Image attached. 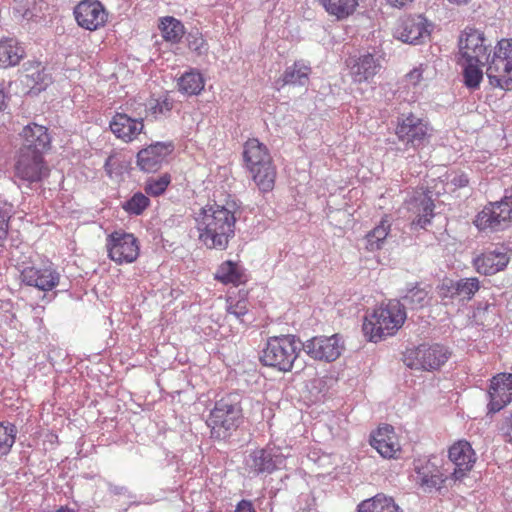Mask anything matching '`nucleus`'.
<instances>
[{"label": "nucleus", "mask_w": 512, "mask_h": 512, "mask_svg": "<svg viewBox=\"0 0 512 512\" xmlns=\"http://www.w3.org/2000/svg\"><path fill=\"white\" fill-rule=\"evenodd\" d=\"M236 203L208 204L195 214L199 240L208 248L223 251L235 236Z\"/></svg>", "instance_id": "nucleus-1"}, {"label": "nucleus", "mask_w": 512, "mask_h": 512, "mask_svg": "<svg viewBox=\"0 0 512 512\" xmlns=\"http://www.w3.org/2000/svg\"><path fill=\"white\" fill-rule=\"evenodd\" d=\"M243 159L259 190L263 193L272 191L277 172L267 147L256 138L248 139L244 144Z\"/></svg>", "instance_id": "nucleus-2"}, {"label": "nucleus", "mask_w": 512, "mask_h": 512, "mask_svg": "<svg viewBox=\"0 0 512 512\" xmlns=\"http://www.w3.org/2000/svg\"><path fill=\"white\" fill-rule=\"evenodd\" d=\"M406 317V311L400 301L393 299L365 317L362 331L369 341L376 343L395 334L404 324Z\"/></svg>", "instance_id": "nucleus-3"}, {"label": "nucleus", "mask_w": 512, "mask_h": 512, "mask_svg": "<svg viewBox=\"0 0 512 512\" xmlns=\"http://www.w3.org/2000/svg\"><path fill=\"white\" fill-rule=\"evenodd\" d=\"M303 350L302 341L295 335L287 334L273 336L260 352L259 360L262 365L271 367L280 372H290Z\"/></svg>", "instance_id": "nucleus-4"}, {"label": "nucleus", "mask_w": 512, "mask_h": 512, "mask_svg": "<svg viewBox=\"0 0 512 512\" xmlns=\"http://www.w3.org/2000/svg\"><path fill=\"white\" fill-rule=\"evenodd\" d=\"M242 408L237 394H227L217 400L206 421L211 437L226 439L242 422Z\"/></svg>", "instance_id": "nucleus-5"}, {"label": "nucleus", "mask_w": 512, "mask_h": 512, "mask_svg": "<svg viewBox=\"0 0 512 512\" xmlns=\"http://www.w3.org/2000/svg\"><path fill=\"white\" fill-rule=\"evenodd\" d=\"M486 64L490 85L503 90L512 89V39H501Z\"/></svg>", "instance_id": "nucleus-6"}, {"label": "nucleus", "mask_w": 512, "mask_h": 512, "mask_svg": "<svg viewBox=\"0 0 512 512\" xmlns=\"http://www.w3.org/2000/svg\"><path fill=\"white\" fill-rule=\"evenodd\" d=\"M433 128L429 122L414 113H403L397 118L395 134L407 149L424 147L432 137Z\"/></svg>", "instance_id": "nucleus-7"}, {"label": "nucleus", "mask_w": 512, "mask_h": 512, "mask_svg": "<svg viewBox=\"0 0 512 512\" xmlns=\"http://www.w3.org/2000/svg\"><path fill=\"white\" fill-rule=\"evenodd\" d=\"M451 356L448 347L442 344H421L404 354L407 367L417 370L434 371L443 366Z\"/></svg>", "instance_id": "nucleus-8"}, {"label": "nucleus", "mask_w": 512, "mask_h": 512, "mask_svg": "<svg viewBox=\"0 0 512 512\" xmlns=\"http://www.w3.org/2000/svg\"><path fill=\"white\" fill-rule=\"evenodd\" d=\"M512 223V196L490 202L476 216L475 226L479 230L503 231Z\"/></svg>", "instance_id": "nucleus-9"}, {"label": "nucleus", "mask_w": 512, "mask_h": 512, "mask_svg": "<svg viewBox=\"0 0 512 512\" xmlns=\"http://www.w3.org/2000/svg\"><path fill=\"white\" fill-rule=\"evenodd\" d=\"M286 457L281 448L267 445L264 448L252 450L244 460V467L252 476L268 475L280 469Z\"/></svg>", "instance_id": "nucleus-10"}, {"label": "nucleus", "mask_w": 512, "mask_h": 512, "mask_svg": "<svg viewBox=\"0 0 512 512\" xmlns=\"http://www.w3.org/2000/svg\"><path fill=\"white\" fill-rule=\"evenodd\" d=\"M19 150L18 159L15 163V178L19 186L21 183L31 185L41 182L49 175V168L46 165L43 154Z\"/></svg>", "instance_id": "nucleus-11"}, {"label": "nucleus", "mask_w": 512, "mask_h": 512, "mask_svg": "<svg viewBox=\"0 0 512 512\" xmlns=\"http://www.w3.org/2000/svg\"><path fill=\"white\" fill-rule=\"evenodd\" d=\"M108 255L118 264L132 263L139 256L138 240L131 233L114 231L107 237Z\"/></svg>", "instance_id": "nucleus-12"}, {"label": "nucleus", "mask_w": 512, "mask_h": 512, "mask_svg": "<svg viewBox=\"0 0 512 512\" xmlns=\"http://www.w3.org/2000/svg\"><path fill=\"white\" fill-rule=\"evenodd\" d=\"M303 350L314 360L332 362L338 359L344 350V342L339 334L315 336L302 342Z\"/></svg>", "instance_id": "nucleus-13"}, {"label": "nucleus", "mask_w": 512, "mask_h": 512, "mask_svg": "<svg viewBox=\"0 0 512 512\" xmlns=\"http://www.w3.org/2000/svg\"><path fill=\"white\" fill-rule=\"evenodd\" d=\"M487 414H495L512 402V373H499L490 380Z\"/></svg>", "instance_id": "nucleus-14"}, {"label": "nucleus", "mask_w": 512, "mask_h": 512, "mask_svg": "<svg viewBox=\"0 0 512 512\" xmlns=\"http://www.w3.org/2000/svg\"><path fill=\"white\" fill-rule=\"evenodd\" d=\"M347 67L354 82H370L382 69L381 56L378 53L366 52L347 59Z\"/></svg>", "instance_id": "nucleus-15"}, {"label": "nucleus", "mask_w": 512, "mask_h": 512, "mask_svg": "<svg viewBox=\"0 0 512 512\" xmlns=\"http://www.w3.org/2000/svg\"><path fill=\"white\" fill-rule=\"evenodd\" d=\"M172 142H155L141 149L136 156L138 168L147 173L158 171L173 152Z\"/></svg>", "instance_id": "nucleus-16"}, {"label": "nucleus", "mask_w": 512, "mask_h": 512, "mask_svg": "<svg viewBox=\"0 0 512 512\" xmlns=\"http://www.w3.org/2000/svg\"><path fill=\"white\" fill-rule=\"evenodd\" d=\"M74 16L80 27L94 31L105 25L108 14L100 1L83 0L74 8Z\"/></svg>", "instance_id": "nucleus-17"}, {"label": "nucleus", "mask_w": 512, "mask_h": 512, "mask_svg": "<svg viewBox=\"0 0 512 512\" xmlns=\"http://www.w3.org/2000/svg\"><path fill=\"white\" fill-rule=\"evenodd\" d=\"M484 35L476 29H466L459 38V51L466 61L486 64L489 60Z\"/></svg>", "instance_id": "nucleus-18"}, {"label": "nucleus", "mask_w": 512, "mask_h": 512, "mask_svg": "<svg viewBox=\"0 0 512 512\" xmlns=\"http://www.w3.org/2000/svg\"><path fill=\"white\" fill-rule=\"evenodd\" d=\"M61 275L53 267H24L20 272V280L26 286L35 287L41 291H51L60 283Z\"/></svg>", "instance_id": "nucleus-19"}, {"label": "nucleus", "mask_w": 512, "mask_h": 512, "mask_svg": "<svg viewBox=\"0 0 512 512\" xmlns=\"http://www.w3.org/2000/svg\"><path fill=\"white\" fill-rule=\"evenodd\" d=\"M448 457L454 464L452 478L463 479L470 472L476 462V454L471 444L466 440L455 442L448 450Z\"/></svg>", "instance_id": "nucleus-20"}, {"label": "nucleus", "mask_w": 512, "mask_h": 512, "mask_svg": "<svg viewBox=\"0 0 512 512\" xmlns=\"http://www.w3.org/2000/svg\"><path fill=\"white\" fill-rule=\"evenodd\" d=\"M429 34L427 20L422 15L401 18L394 32V36L398 40L414 45L421 43L422 39L428 37Z\"/></svg>", "instance_id": "nucleus-21"}, {"label": "nucleus", "mask_w": 512, "mask_h": 512, "mask_svg": "<svg viewBox=\"0 0 512 512\" xmlns=\"http://www.w3.org/2000/svg\"><path fill=\"white\" fill-rule=\"evenodd\" d=\"M20 135L23 139L20 150L43 154L50 147L51 138L45 126L36 123L28 124L23 128Z\"/></svg>", "instance_id": "nucleus-22"}, {"label": "nucleus", "mask_w": 512, "mask_h": 512, "mask_svg": "<svg viewBox=\"0 0 512 512\" xmlns=\"http://www.w3.org/2000/svg\"><path fill=\"white\" fill-rule=\"evenodd\" d=\"M109 126L112 133L126 143L133 141L144 129L142 119L132 118L125 113H116Z\"/></svg>", "instance_id": "nucleus-23"}, {"label": "nucleus", "mask_w": 512, "mask_h": 512, "mask_svg": "<svg viewBox=\"0 0 512 512\" xmlns=\"http://www.w3.org/2000/svg\"><path fill=\"white\" fill-rule=\"evenodd\" d=\"M370 444L384 458H394L400 452V445L391 425L379 427L371 435Z\"/></svg>", "instance_id": "nucleus-24"}, {"label": "nucleus", "mask_w": 512, "mask_h": 512, "mask_svg": "<svg viewBox=\"0 0 512 512\" xmlns=\"http://www.w3.org/2000/svg\"><path fill=\"white\" fill-rule=\"evenodd\" d=\"M508 263V255L499 249L485 251L473 259L475 270L483 275H494L505 269Z\"/></svg>", "instance_id": "nucleus-25"}, {"label": "nucleus", "mask_w": 512, "mask_h": 512, "mask_svg": "<svg viewBox=\"0 0 512 512\" xmlns=\"http://www.w3.org/2000/svg\"><path fill=\"white\" fill-rule=\"evenodd\" d=\"M434 202L428 193H419L410 202L409 210L415 214L412 225L419 228H426L434 217Z\"/></svg>", "instance_id": "nucleus-26"}, {"label": "nucleus", "mask_w": 512, "mask_h": 512, "mask_svg": "<svg viewBox=\"0 0 512 512\" xmlns=\"http://www.w3.org/2000/svg\"><path fill=\"white\" fill-rule=\"evenodd\" d=\"M417 481L422 487L440 488L445 481L444 475L438 465L431 459L414 462Z\"/></svg>", "instance_id": "nucleus-27"}, {"label": "nucleus", "mask_w": 512, "mask_h": 512, "mask_svg": "<svg viewBox=\"0 0 512 512\" xmlns=\"http://www.w3.org/2000/svg\"><path fill=\"white\" fill-rule=\"evenodd\" d=\"M357 512H403L394 499L384 493L361 501L357 506Z\"/></svg>", "instance_id": "nucleus-28"}, {"label": "nucleus", "mask_w": 512, "mask_h": 512, "mask_svg": "<svg viewBox=\"0 0 512 512\" xmlns=\"http://www.w3.org/2000/svg\"><path fill=\"white\" fill-rule=\"evenodd\" d=\"M24 56V48L16 39L7 38L0 40V67L15 66Z\"/></svg>", "instance_id": "nucleus-29"}, {"label": "nucleus", "mask_w": 512, "mask_h": 512, "mask_svg": "<svg viewBox=\"0 0 512 512\" xmlns=\"http://www.w3.org/2000/svg\"><path fill=\"white\" fill-rule=\"evenodd\" d=\"M205 81L197 69H189L177 80L178 90L185 95H199L204 89Z\"/></svg>", "instance_id": "nucleus-30"}, {"label": "nucleus", "mask_w": 512, "mask_h": 512, "mask_svg": "<svg viewBox=\"0 0 512 512\" xmlns=\"http://www.w3.org/2000/svg\"><path fill=\"white\" fill-rule=\"evenodd\" d=\"M215 279L223 284L239 285L245 282V274L237 263L228 260L218 267Z\"/></svg>", "instance_id": "nucleus-31"}, {"label": "nucleus", "mask_w": 512, "mask_h": 512, "mask_svg": "<svg viewBox=\"0 0 512 512\" xmlns=\"http://www.w3.org/2000/svg\"><path fill=\"white\" fill-rule=\"evenodd\" d=\"M310 73V66L303 61H296L285 69L282 75L283 84L304 86L309 80Z\"/></svg>", "instance_id": "nucleus-32"}, {"label": "nucleus", "mask_w": 512, "mask_h": 512, "mask_svg": "<svg viewBox=\"0 0 512 512\" xmlns=\"http://www.w3.org/2000/svg\"><path fill=\"white\" fill-rule=\"evenodd\" d=\"M326 12L335 16L337 20H343L354 13L358 6L357 0H318Z\"/></svg>", "instance_id": "nucleus-33"}, {"label": "nucleus", "mask_w": 512, "mask_h": 512, "mask_svg": "<svg viewBox=\"0 0 512 512\" xmlns=\"http://www.w3.org/2000/svg\"><path fill=\"white\" fill-rule=\"evenodd\" d=\"M47 4L44 0H20L14 7V14L17 18L27 21L37 20L42 17V12Z\"/></svg>", "instance_id": "nucleus-34"}, {"label": "nucleus", "mask_w": 512, "mask_h": 512, "mask_svg": "<svg viewBox=\"0 0 512 512\" xmlns=\"http://www.w3.org/2000/svg\"><path fill=\"white\" fill-rule=\"evenodd\" d=\"M159 29L163 39L172 44L179 43L185 34L184 25L181 21L171 16L161 19Z\"/></svg>", "instance_id": "nucleus-35"}, {"label": "nucleus", "mask_w": 512, "mask_h": 512, "mask_svg": "<svg viewBox=\"0 0 512 512\" xmlns=\"http://www.w3.org/2000/svg\"><path fill=\"white\" fill-rule=\"evenodd\" d=\"M404 311L406 308L418 310L423 308L428 302V292L419 287L418 284L407 287L406 293L399 300Z\"/></svg>", "instance_id": "nucleus-36"}, {"label": "nucleus", "mask_w": 512, "mask_h": 512, "mask_svg": "<svg viewBox=\"0 0 512 512\" xmlns=\"http://www.w3.org/2000/svg\"><path fill=\"white\" fill-rule=\"evenodd\" d=\"M390 225L382 220L373 230L367 233L365 237V248L374 252L382 248V245L389 234Z\"/></svg>", "instance_id": "nucleus-37"}, {"label": "nucleus", "mask_w": 512, "mask_h": 512, "mask_svg": "<svg viewBox=\"0 0 512 512\" xmlns=\"http://www.w3.org/2000/svg\"><path fill=\"white\" fill-rule=\"evenodd\" d=\"M456 295L460 301H470L480 289V282L476 277L455 280Z\"/></svg>", "instance_id": "nucleus-38"}, {"label": "nucleus", "mask_w": 512, "mask_h": 512, "mask_svg": "<svg viewBox=\"0 0 512 512\" xmlns=\"http://www.w3.org/2000/svg\"><path fill=\"white\" fill-rule=\"evenodd\" d=\"M150 203V199L145 194L136 192L123 202L121 207L129 215L139 216L150 206Z\"/></svg>", "instance_id": "nucleus-39"}, {"label": "nucleus", "mask_w": 512, "mask_h": 512, "mask_svg": "<svg viewBox=\"0 0 512 512\" xmlns=\"http://www.w3.org/2000/svg\"><path fill=\"white\" fill-rule=\"evenodd\" d=\"M467 65L463 70L464 84L469 89H477L480 86V83L483 79V72L480 69L479 65L481 63H476L475 61H466Z\"/></svg>", "instance_id": "nucleus-40"}, {"label": "nucleus", "mask_w": 512, "mask_h": 512, "mask_svg": "<svg viewBox=\"0 0 512 512\" xmlns=\"http://www.w3.org/2000/svg\"><path fill=\"white\" fill-rule=\"evenodd\" d=\"M17 428L12 423H0V457L7 455L15 443Z\"/></svg>", "instance_id": "nucleus-41"}, {"label": "nucleus", "mask_w": 512, "mask_h": 512, "mask_svg": "<svg viewBox=\"0 0 512 512\" xmlns=\"http://www.w3.org/2000/svg\"><path fill=\"white\" fill-rule=\"evenodd\" d=\"M171 182V176L165 173L157 178H149L145 182L144 190L148 195L160 196L162 195Z\"/></svg>", "instance_id": "nucleus-42"}, {"label": "nucleus", "mask_w": 512, "mask_h": 512, "mask_svg": "<svg viewBox=\"0 0 512 512\" xmlns=\"http://www.w3.org/2000/svg\"><path fill=\"white\" fill-rule=\"evenodd\" d=\"M186 41L188 48L197 55L201 56L208 52L209 46L197 28L191 29L187 33Z\"/></svg>", "instance_id": "nucleus-43"}, {"label": "nucleus", "mask_w": 512, "mask_h": 512, "mask_svg": "<svg viewBox=\"0 0 512 512\" xmlns=\"http://www.w3.org/2000/svg\"><path fill=\"white\" fill-rule=\"evenodd\" d=\"M456 282L453 279L445 278L442 282L436 287L437 295L442 301L446 299L452 300L457 298L456 295Z\"/></svg>", "instance_id": "nucleus-44"}, {"label": "nucleus", "mask_w": 512, "mask_h": 512, "mask_svg": "<svg viewBox=\"0 0 512 512\" xmlns=\"http://www.w3.org/2000/svg\"><path fill=\"white\" fill-rule=\"evenodd\" d=\"M41 64H37V70L31 74H28L26 77L29 78L33 83V89H37L38 91L44 90L49 81V76L44 72V69H40Z\"/></svg>", "instance_id": "nucleus-45"}, {"label": "nucleus", "mask_w": 512, "mask_h": 512, "mask_svg": "<svg viewBox=\"0 0 512 512\" xmlns=\"http://www.w3.org/2000/svg\"><path fill=\"white\" fill-rule=\"evenodd\" d=\"M10 218L11 208L0 206V247L4 246L7 239Z\"/></svg>", "instance_id": "nucleus-46"}, {"label": "nucleus", "mask_w": 512, "mask_h": 512, "mask_svg": "<svg viewBox=\"0 0 512 512\" xmlns=\"http://www.w3.org/2000/svg\"><path fill=\"white\" fill-rule=\"evenodd\" d=\"M173 108V100L168 96H165L157 100V104L154 106V113L165 114L171 111Z\"/></svg>", "instance_id": "nucleus-47"}, {"label": "nucleus", "mask_w": 512, "mask_h": 512, "mask_svg": "<svg viewBox=\"0 0 512 512\" xmlns=\"http://www.w3.org/2000/svg\"><path fill=\"white\" fill-rule=\"evenodd\" d=\"M500 431L505 441L512 445V413L503 421Z\"/></svg>", "instance_id": "nucleus-48"}, {"label": "nucleus", "mask_w": 512, "mask_h": 512, "mask_svg": "<svg viewBox=\"0 0 512 512\" xmlns=\"http://www.w3.org/2000/svg\"><path fill=\"white\" fill-rule=\"evenodd\" d=\"M107 487H108L109 493H111L112 495H116V496L124 495V496H128V497H132L131 492L129 491V489L126 486L116 485L112 482H108Z\"/></svg>", "instance_id": "nucleus-49"}, {"label": "nucleus", "mask_w": 512, "mask_h": 512, "mask_svg": "<svg viewBox=\"0 0 512 512\" xmlns=\"http://www.w3.org/2000/svg\"><path fill=\"white\" fill-rule=\"evenodd\" d=\"M450 182L455 188H463L469 184V179L465 173H458L451 178Z\"/></svg>", "instance_id": "nucleus-50"}, {"label": "nucleus", "mask_w": 512, "mask_h": 512, "mask_svg": "<svg viewBox=\"0 0 512 512\" xmlns=\"http://www.w3.org/2000/svg\"><path fill=\"white\" fill-rule=\"evenodd\" d=\"M229 313L234 315L237 319H241L247 313L245 303L238 301L235 306L229 308Z\"/></svg>", "instance_id": "nucleus-51"}, {"label": "nucleus", "mask_w": 512, "mask_h": 512, "mask_svg": "<svg viewBox=\"0 0 512 512\" xmlns=\"http://www.w3.org/2000/svg\"><path fill=\"white\" fill-rule=\"evenodd\" d=\"M406 77L411 84L417 85L422 79V71L418 68H415L410 71Z\"/></svg>", "instance_id": "nucleus-52"}, {"label": "nucleus", "mask_w": 512, "mask_h": 512, "mask_svg": "<svg viewBox=\"0 0 512 512\" xmlns=\"http://www.w3.org/2000/svg\"><path fill=\"white\" fill-rule=\"evenodd\" d=\"M235 512H255L253 504L248 500H241L235 509Z\"/></svg>", "instance_id": "nucleus-53"}, {"label": "nucleus", "mask_w": 512, "mask_h": 512, "mask_svg": "<svg viewBox=\"0 0 512 512\" xmlns=\"http://www.w3.org/2000/svg\"><path fill=\"white\" fill-rule=\"evenodd\" d=\"M413 0H387L388 4L396 8H402Z\"/></svg>", "instance_id": "nucleus-54"}, {"label": "nucleus", "mask_w": 512, "mask_h": 512, "mask_svg": "<svg viewBox=\"0 0 512 512\" xmlns=\"http://www.w3.org/2000/svg\"><path fill=\"white\" fill-rule=\"evenodd\" d=\"M116 164H117V159L115 157H113V156H111L107 160L105 166H106V169L108 170L109 173H111V174L113 173Z\"/></svg>", "instance_id": "nucleus-55"}, {"label": "nucleus", "mask_w": 512, "mask_h": 512, "mask_svg": "<svg viewBox=\"0 0 512 512\" xmlns=\"http://www.w3.org/2000/svg\"><path fill=\"white\" fill-rule=\"evenodd\" d=\"M6 108V95L0 90V112Z\"/></svg>", "instance_id": "nucleus-56"}, {"label": "nucleus", "mask_w": 512, "mask_h": 512, "mask_svg": "<svg viewBox=\"0 0 512 512\" xmlns=\"http://www.w3.org/2000/svg\"><path fill=\"white\" fill-rule=\"evenodd\" d=\"M56 512H75V511L67 506H61L59 509L56 510Z\"/></svg>", "instance_id": "nucleus-57"}, {"label": "nucleus", "mask_w": 512, "mask_h": 512, "mask_svg": "<svg viewBox=\"0 0 512 512\" xmlns=\"http://www.w3.org/2000/svg\"><path fill=\"white\" fill-rule=\"evenodd\" d=\"M450 2H454L457 4H466L468 0H449Z\"/></svg>", "instance_id": "nucleus-58"}]
</instances>
